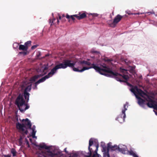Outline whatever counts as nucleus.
<instances>
[{"mask_svg": "<svg viewBox=\"0 0 157 157\" xmlns=\"http://www.w3.org/2000/svg\"><path fill=\"white\" fill-rule=\"evenodd\" d=\"M88 69L91 68H94L96 72L100 74L110 77L111 75H115L114 72L112 71L104 63L101 62L99 63H92L90 67H88Z\"/></svg>", "mask_w": 157, "mask_h": 157, "instance_id": "f257e3e1", "label": "nucleus"}, {"mask_svg": "<svg viewBox=\"0 0 157 157\" xmlns=\"http://www.w3.org/2000/svg\"><path fill=\"white\" fill-rule=\"evenodd\" d=\"M76 63L74 61L69 59H64L62 63L56 65L53 69L55 73L57 70L59 69H65L69 67L72 68L73 70L75 71L82 72L85 70H88L87 67H83L82 69L79 70L78 68L74 67L75 65H77Z\"/></svg>", "mask_w": 157, "mask_h": 157, "instance_id": "f03ea898", "label": "nucleus"}, {"mask_svg": "<svg viewBox=\"0 0 157 157\" xmlns=\"http://www.w3.org/2000/svg\"><path fill=\"white\" fill-rule=\"evenodd\" d=\"M25 102V101L24 98L23 94H20L16 98L14 103L21 112L23 113L29 108V106Z\"/></svg>", "mask_w": 157, "mask_h": 157, "instance_id": "7ed1b4c3", "label": "nucleus"}, {"mask_svg": "<svg viewBox=\"0 0 157 157\" xmlns=\"http://www.w3.org/2000/svg\"><path fill=\"white\" fill-rule=\"evenodd\" d=\"M22 121L24 122V123L22 124L19 122L16 124V128L20 132H21L22 134L27 135L29 133L27 129H31L32 124L28 118L23 119Z\"/></svg>", "mask_w": 157, "mask_h": 157, "instance_id": "20e7f679", "label": "nucleus"}, {"mask_svg": "<svg viewBox=\"0 0 157 157\" xmlns=\"http://www.w3.org/2000/svg\"><path fill=\"white\" fill-rule=\"evenodd\" d=\"M130 90L132 92L134 93L136 97L138 99V103L140 105H142L145 104V100L141 98L140 97L138 96L137 94L145 98L144 96H146L147 98V96H148V95L146 94V93H145L141 90L138 88L136 86L132 87L131 89Z\"/></svg>", "mask_w": 157, "mask_h": 157, "instance_id": "39448f33", "label": "nucleus"}, {"mask_svg": "<svg viewBox=\"0 0 157 157\" xmlns=\"http://www.w3.org/2000/svg\"><path fill=\"white\" fill-rule=\"evenodd\" d=\"M35 145L38 147L41 148H44L48 150L47 151H45L42 152L43 155L44 157H60L61 155L59 152H55L54 151H52L50 149V147L47 146L44 143L43 144H40L39 145Z\"/></svg>", "mask_w": 157, "mask_h": 157, "instance_id": "423d86ee", "label": "nucleus"}, {"mask_svg": "<svg viewBox=\"0 0 157 157\" xmlns=\"http://www.w3.org/2000/svg\"><path fill=\"white\" fill-rule=\"evenodd\" d=\"M114 73L115 75H111L110 77L114 78L117 80L121 82H126V81L129 78V77L128 75H122L117 72H114Z\"/></svg>", "mask_w": 157, "mask_h": 157, "instance_id": "0eeeda50", "label": "nucleus"}, {"mask_svg": "<svg viewBox=\"0 0 157 157\" xmlns=\"http://www.w3.org/2000/svg\"><path fill=\"white\" fill-rule=\"evenodd\" d=\"M128 103H126L124 105V109L122 111V114L120 116H118L116 119L120 123H122L125 121V119L126 117L125 113V111L127 110V108L128 107Z\"/></svg>", "mask_w": 157, "mask_h": 157, "instance_id": "6e6552de", "label": "nucleus"}, {"mask_svg": "<svg viewBox=\"0 0 157 157\" xmlns=\"http://www.w3.org/2000/svg\"><path fill=\"white\" fill-rule=\"evenodd\" d=\"M146 100L148 102L146 104L148 107L157 110V103L155 101L153 100L148 95Z\"/></svg>", "mask_w": 157, "mask_h": 157, "instance_id": "1a4fd4ad", "label": "nucleus"}, {"mask_svg": "<svg viewBox=\"0 0 157 157\" xmlns=\"http://www.w3.org/2000/svg\"><path fill=\"white\" fill-rule=\"evenodd\" d=\"M55 73V72L54 71V70L52 68L51 71L48 73V74L42 77V78L38 80L36 82V83H40L41 82H44L47 79H48L51 77H52L54 74Z\"/></svg>", "mask_w": 157, "mask_h": 157, "instance_id": "9d476101", "label": "nucleus"}, {"mask_svg": "<svg viewBox=\"0 0 157 157\" xmlns=\"http://www.w3.org/2000/svg\"><path fill=\"white\" fill-rule=\"evenodd\" d=\"M93 139L92 138H91L89 141V146L88 147V149L89 151V152L88 153V155L87 156L88 157H91V155H92V153L94 152L93 150V148H91V146H92L93 148H96L95 147H93V146H95L97 144H96L95 145H93Z\"/></svg>", "mask_w": 157, "mask_h": 157, "instance_id": "9b49d317", "label": "nucleus"}, {"mask_svg": "<svg viewBox=\"0 0 157 157\" xmlns=\"http://www.w3.org/2000/svg\"><path fill=\"white\" fill-rule=\"evenodd\" d=\"M122 17L120 15H118L114 18L113 22L111 25L110 26L112 27H114L121 20Z\"/></svg>", "mask_w": 157, "mask_h": 157, "instance_id": "f8f14e48", "label": "nucleus"}, {"mask_svg": "<svg viewBox=\"0 0 157 157\" xmlns=\"http://www.w3.org/2000/svg\"><path fill=\"white\" fill-rule=\"evenodd\" d=\"M46 74V72H45L43 74H40L38 75H35L30 78V81L31 82V83L35 82L37 79L41 77H42L44 75H45Z\"/></svg>", "mask_w": 157, "mask_h": 157, "instance_id": "ddd939ff", "label": "nucleus"}, {"mask_svg": "<svg viewBox=\"0 0 157 157\" xmlns=\"http://www.w3.org/2000/svg\"><path fill=\"white\" fill-rule=\"evenodd\" d=\"M93 147H95L96 149L93 152H94V153H93V155H91V157H95L96 155L98 157H101V156L99 154L97 153V151H98V149L99 147L98 144H97L95 146H93Z\"/></svg>", "mask_w": 157, "mask_h": 157, "instance_id": "4468645a", "label": "nucleus"}, {"mask_svg": "<svg viewBox=\"0 0 157 157\" xmlns=\"http://www.w3.org/2000/svg\"><path fill=\"white\" fill-rule=\"evenodd\" d=\"M118 147L117 145H114L113 146L109 143L108 144V147L109 148V149H110L111 151L118 150Z\"/></svg>", "mask_w": 157, "mask_h": 157, "instance_id": "2eb2a0df", "label": "nucleus"}, {"mask_svg": "<svg viewBox=\"0 0 157 157\" xmlns=\"http://www.w3.org/2000/svg\"><path fill=\"white\" fill-rule=\"evenodd\" d=\"M77 65H80L82 66V64H84L86 65H91L92 64H91V63L90 62H88L87 61H86L85 60H83L82 61H79L77 63Z\"/></svg>", "mask_w": 157, "mask_h": 157, "instance_id": "dca6fc26", "label": "nucleus"}, {"mask_svg": "<svg viewBox=\"0 0 157 157\" xmlns=\"http://www.w3.org/2000/svg\"><path fill=\"white\" fill-rule=\"evenodd\" d=\"M75 16V17L78 19L80 20L85 17L86 16V15L85 13H83L81 14H76Z\"/></svg>", "mask_w": 157, "mask_h": 157, "instance_id": "f3484780", "label": "nucleus"}, {"mask_svg": "<svg viewBox=\"0 0 157 157\" xmlns=\"http://www.w3.org/2000/svg\"><path fill=\"white\" fill-rule=\"evenodd\" d=\"M30 94L26 92H24L23 93V96H24L25 99V101H26V103L28 102V101L29 100V97Z\"/></svg>", "mask_w": 157, "mask_h": 157, "instance_id": "a211bd4d", "label": "nucleus"}, {"mask_svg": "<svg viewBox=\"0 0 157 157\" xmlns=\"http://www.w3.org/2000/svg\"><path fill=\"white\" fill-rule=\"evenodd\" d=\"M19 50H23L24 51H27V48L24 45L21 44L19 46Z\"/></svg>", "mask_w": 157, "mask_h": 157, "instance_id": "6ab92c4d", "label": "nucleus"}, {"mask_svg": "<svg viewBox=\"0 0 157 157\" xmlns=\"http://www.w3.org/2000/svg\"><path fill=\"white\" fill-rule=\"evenodd\" d=\"M32 84H30L29 85L27 86L25 89L24 92H30L31 89Z\"/></svg>", "mask_w": 157, "mask_h": 157, "instance_id": "aec40b11", "label": "nucleus"}, {"mask_svg": "<svg viewBox=\"0 0 157 157\" xmlns=\"http://www.w3.org/2000/svg\"><path fill=\"white\" fill-rule=\"evenodd\" d=\"M102 147V151L104 152H109V148L108 145L107 147H106V146H103L102 145H101Z\"/></svg>", "mask_w": 157, "mask_h": 157, "instance_id": "412c9836", "label": "nucleus"}, {"mask_svg": "<svg viewBox=\"0 0 157 157\" xmlns=\"http://www.w3.org/2000/svg\"><path fill=\"white\" fill-rule=\"evenodd\" d=\"M75 15H69L68 14H67L66 15V17L67 18L69 19V21H70V19L71 18L73 21L75 20Z\"/></svg>", "mask_w": 157, "mask_h": 157, "instance_id": "4be33fe9", "label": "nucleus"}, {"mask_svg": "<svg viewBox=\"0 0 157 157\" xmlns=\"http://www.w3.org/2000/svg\"><path fill=\"white\" fill-rule=\"evenodd\" d=\"M11 153L13 154V156L15 157L16 156L17 152L14 148H12L11 150Z\"/></svg>", "mask_w": 157, "mask_h": 157, "instance_id": "5701e85b", "label": "nucleus"}, {"mask_svg": "<svg viewBox=\"0 0 157 157\" xmlns=\"http://www.w3.org/2000/svg\"><path fill=\"white\" fill-rule=\"evenodd\" d=\"M126 147L121 148L119 146L118 147V151L122 153H124L126 151Z\"/></svg>", "mask_w": 157, "mask_h": 157, "instance_id": "b1692460", "label": "nucleus"}, {"mask_svg": "<svg viewBox=\"0 0 157 157\" xmlns=\"http://www.w3.org/2000/svg\"><path fill=\"white\" fill-rule=\"evenodd\" d=\"M129 154L130 155L132 156L133 157H138V156L133 151L131 150L129 151Z\"/></svg>", "mask_w": 157, "mask_h": 157, "instance_id": "393cba45", "label": "nucleus"}, {"mask_svg": "<svg viewBox=\"0 0 157 157\" xmlns=\"http://www.w3.org/2000/svg\"><path fill=\"white\" fill-rule=\"evenodd\" d=\"M31 43V41H27V42H26L25 43L24 45L25 46L27 47V50L28 49L29 47L30 46Z\"/></svg>", "mask_w": 157, "mask_h": 157, "instance_id": "a878e982", "label": "nucleus"}, {"mask_svg": "<svg viewBox=\"0 0 157 157\" xmlns=\"http://www.w3.org/2000/svg\"><path fill=\"white\" fill-rule=\"evenodd\" d=\"M104 60L105 62H107L108 63H109L113 61L112 59H108L107 58H104L103 59Z\"/></svg>", "mask_w": 157, "mask_h": 157, "instance_id": "bb28decb", "label": "nucleus"}, {"mask_svg": "<svg viewBox=\"0 0 157 157\" xmlns=\"http://www.w3.org/2000/svg\"><path fill=\"white\" fill-rule=\"evenodd\" d=\"M78 156V154L77 153H71L70 154L69 157H77Z\"/></svg>", "mask_w": 157, "mask_h": 157, "instance_id": "cd10ccee", "label": "nucleus"}, {"mask_svg": "<svg viewBox=\"0 0 157 157\" xmlns=\"http://www.w3.org/2000/svg\"><path fill=\"white\" fill-rule=\"evenodd\" d=\"M109 152H104L103 153V157H109Z\"/></svg>", "mask_w": 157, "mask_h": 157, "instance_id": "c85d7f7f", "label": "nucleus"}, {"mask_svg": "<svg viewBox=\"0 0 157 157\" xmlns=\"http://www.w3.org/2000/svg\"><path fill=\"white\" fill-rule=\"evenodd\" d=\"M36 132V130H32V136L33 138H34L35 137V134Z\"/></svg>", "mask_w": 157, "mask_h": 157, "instance_id": "c756f323", "label": "nucleus"}, {"mask_svg": "<svg viewBox=\"0 0 157 157\" xmlns=\"http://www.w3.org/2000/svg\"><path fill=\"white\" fill-rule=\"evenodd\" d=\"M120 71L121 72L123 73H126L127 71L126 70L124 69H122L121 68H120Z\"/></svg>", "mask_w": 157, "mask_h": 157, "instance_id": "7c9ffc66", "label": "nucleus"}, {"mask_svg": "<svg viewBox=\"0 0 157 157\" xmlns=\"http://www.w3.org/2000/svg\"><path fill=\"white\" fill-rule=\"evenodd\" d=\"M20 54H23L24 55H26L27 54V51H24L19 52Z\"/></svg>", "mask_w": 157, "mask_h": 157, "instance_id": "2f4dec72", "label": "nucleus"}, {"mask_svg": "<svg viewBox=\"0 0 157 157\" xmlns=\"http://www.w3.org/2000/svg\"><path fill=\"white\" fill-rule=\"evenodd\" d=\"M41 55V52L40 51H38L37 53V54L36 55V56L37 58H39L40 57Z\"/></svg>", "mask_w": 157, "mask_h": 157, "instance_id": "473e14b6", "label": "nucleus"}, {"mask_svg": "<svg viewBox=\"0 0 157 157\" xmlns=\"http://www.w3.org/2000/svg\"><path fill=\"white\" fill-rule=\"evenodd\" d=\"M39 83H36V82H35L34 84V87L33 88V89H37V85H38V84Z\"/></svg>", "mask_w": 157, "mask_h": 157, "instance_id": "72a5a7b5", "label": "nucleus"}, {"mask_svg": "<svg viewBox=\"0 0 157 157\" xmlns=\"http://www.w3.org/2000/svg\"><path fill=\"white\" fill-rule=\"evenodd\" d=\"M55 20V19H50V23H51V25H52L54 21Z\"/></svg>", "mask_w": 157, "mask_h": 157, "instance_id": "f704fd0d", "label": "nucleus"}, {"mask_svg": "<svg viewBox=\"0 0 157 157\" xmlns=\"http://www.w3.org/2000/svg\"><path fill=\"white\" fill-rule=\"evenodd\" d=\"M38 46V45H36L33 46L31 48V49L32 50L34 49H35Z\"/></svg>", "mask_w": 157, "mask_h": 157, "instance_id": "c9c22d12", "label": "nucleus"}, {"mask_svg": "<svg viewBox=\"0 0 157 157\" xmlns=\"http://www.w3.org/2000/svg\"><path fill=\"white\" fill-rule=\"evenodd\" d=\"M89 15H91L92 16H93V17H94H94H97L98 16V14L97 13H90L89 14Z\"/></svg>", "mask_w": 157, "mask_h": 157, "instance_id": "e433bc0d", "label": "nucleus"}, {"mask_svg": "<svg viewBox=\"0 0 157 157\" xmlns=\"http://www.w3.org/2000/svg\"><path fill=\"white\" fill-rule=\"evenodd\" d=\"M48 67L47 66H46L44 67V70H43V72H44V73H45V71L47 70L48 69ZM46 72V73H47V71Z\"/></svg>", "mask_w": 157, "mask_h": 157, "instance_id": "4c0bfd02", "label": "nucleus"}, {"mask_svg": "<svg viewBox=\"0 0 157 157\" xmlns=\"http://www.w3.org/2000/svg\"><path fill=\"white\" fill-rule=\"evenodd\" d=\"M79 66L77 67V68H78L79 70H81L82 69H81L82 67H83V64H82V66L81 65H78Z\"/></svg>", "mask_w": 157, "mask_h": 157, "instance_id": "58836bf2", "label": "nucleus"}, {"mask_svg": "<svg viewBox=\"0 0 157 157\" xmlns=\"http://www.w3.org/2000/svg\"><path fill=\"white\" fill-rule=\"evenodd\" d=\"M59 19H61L62 18H63V17H65V16L64 14H63L62 15V17H61L59 15Z\"/></svg>", "mask_w": 157, "mask_h": 157, "instance_id": "ea45409f", "label": "nucleus"}, {"mask_svg": "<svg viewBox=\"0 0 157 157\" xmlns=\"http://www.w3.org/2000/svg\"><path fill=\"white\" fill-rule=\"evenodd\" d=\"M35 128H36V127L34 126V125H33L32 128H31V129L32 130H35Z\"/></svg>", "mask_w": 157, "mask_h": 157, "instance_id": "a19ab883", "label": "nucleus"}, {"mask_svg": "<svg viewBox=\"0 0 157 157\" xmlns=\"http://www.w3.org/2000/svg\"><path fill=\"white\" fill-rule=\"evenodd\" d=\"M4 157H11V155H4Z\"/></svg>", "mask_w": 157, "mask_h": 157, "instance_id": "79ce46f5", "label": "nucleus"}, {"mask_svg": "<svg viewBox=\"0 0 157 157\" xmlns=\"http://www.w3.org/2000/svg\"><path fill=\"white\" fill-rule=\"evenodd\" d=\"M66 149H67V148H65L64 149V151L66 152V153H68V151H67Z\"/></svg>", "mask_w": 157, "mask_h": 157, "instance_id": "37998d69", "label": "nucleus"}, {"mask_svg": "<svg viewBox=\"0 0 157 157\" xmlns=\"http://www.w3.org/2000/svg\"><path fill=\"white\" fill-rule=\"evenodd\" d=\"M22 140V138L21 137L20 138V140H19V142H20L21 141V140Z\"/></svg>", "mask_w": 157, "mask_h": 157, "instance_id": "c03bdc74", "label": "nucleus"}, {"mask_svg": "<svg viewBox=\"0 0 157 157\" xmlns=\"http://www.w3.org/2000/svg\"><path fill=\"white\" fill-rule=\"evenodd\" d=\"M128 83V85H130V86H132L131 84H130V83Z\"/></svg>", "mask_w": 157, "mask_h": 157, "instance_id": "a18cd8bd", "label": "nucleus"}, {"mask_svg": "<svg viewBox=\"0 0 157 157\" xmlns=\"http://www.w3.org/2000/svg\"><path fill=\"white\" fill-rule=\"evenodd\" d=\"M127 13H128V14H132V13H128V12H127Z\"/></svg>", "mask_w": 157, "mask_h": 157, "instance_id": "49530a36", "label": "nucleus"}, {"mask_svg": "<svg viewBox=\"0 0 157 157\" xmlns=\"http://www.w3.org/2000/svg\"><path fill=\"white\" fill-rule=\"evenodd\" d=\"M16 44L17 45V46H18L19 44Z\"/></svg>", "mask_w": 157, "mask_h": 157, "instance_id": "de8ad7c7", "label": "nucleus"}, {"mask_svg": "<svg viewBox=\"0 0 157 157\" xmlns=\"http://www.w3.org/2000/svg\"><path fill=\"white\" fill-rule=\"evenodd\" d=\"M59 22V21L58 20H57V24H58V23Z\"/></svg>", "mask_w": 157, "mask_h": 157, "instance_id": "09e8293b", "label": "nucleus"}, {"mask_svg": "<svg viewBox=\"0 0 157 157\" xmlns=\"http://www.w3.org/2000/svg\"><path fill=\"white\" fill-rule=\"evenodd\" d=\"M27 144H29V142H27Z\"/></svg>", "mask_w": 157, "mask_h": 157, "instance_id": "8fccbe9b", "label": "nucleus"}, {"mask_svg": "<svg viewBox=\"0 0 157 157\" xmlns=\"http://www.w3.org/2000/svg\"><path fill=\"white\" fill-rule=\"evenodd\" d=\"M136 14H139V13H136Z\"/></svg>", "mask_w": 157, "mask_h": 157, "instance_id": "3c124183", "label": "nucleus"}]
</instances>
